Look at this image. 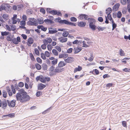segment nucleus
Instances as JSON below:
<instances>
[{
    "mask_svg": "<svg viewBox=\"0 0 130 130\" xmlns=\"http://www.w3.org/2000/svg\"><path fill=\"white\" fill-rule=\"evenodd\" d=\"M62 23H64V24L68 25L73 26H76V24L74 23L69 22L68 21L66 20H62Z\"/></svg>",
    "mask_w": 130,
    "mask_h": 130,
    "instance_id": "5",
    "label": "nucleus"
},
{
    "mask_svg": "<svg viewBox=\"0 0 130 130\" xmlns=\"http://www.w3.org/2000/svg\"><path fill=\"white\" fill-rule=\"evenodd\" d=\"M20 24L21 25L25 26L26 25V22L25 21H21L20 22Z\"/></svg>",
    "mask_w": 130,
    "mask_h": 130,
    "instance_id": "44",
    "label": "nucleus"
},
{
    "mask_svg": "<svg viewBox=\"0 0 130 130\" xmlns=\"http://www.w3.org/2000/svg\"><path fill=\"white\" fill-rule=\"evenodd\" d=\"M46 39L47 41V43H50L52 41V40L50 38H46Z\"/></svg>",
    "mask_w": 130,
    "mask_h": 130,
    "instance_id": "52",
    "label": "nucleus"
},
{
    "mask_svg": "<svg viewBox=\"0 0 130 130\" xmlns=\"http://www.w3.org/2000/svg\"><path fill=\"white\" fill-rule=\"evenodd\" d=\"M46 45L45 44H43L41 46V47L42 49L43 50L45 49L46 47Z\"/></svg>",
    "mask_w": 130,
    "mask_h": 130,
    "instance_id": "59",
    "label": "nucleus"
},
{
    "mask_svg": "<svg viewBox=\"0 0 130 130\" xmlns=\"http://www.w3.org/2000/svg\"><path fill=\"white\" fill-rule=\"evenodd\" d=\"M50 12H51V14L53 15H57L58 16H61L62 15V14L59 10L57 11L55 10H51Z\"/></svg>",
    "mask_w": 130,
    "mask_h": 130,
    "instance_id": "4",
    "label": "nucleus"
},
{
    "mask_svg": "<svg viewBox=\"0 0 130 130\" xmlns=\"http://www.w3.org/2000/svg\"><path fill=\"white\" fill-rule=\"evenodd\" d=\"M122 14L121 12L120 11H119L117 14V18H120L122 16Z\"/></svg>",
    "mask_w": 130,
    "mask_h": 130,
    "instance_id": "35",
    "label": "nucleus"
},
{
    "mask_svg": "<svg viewBox=\"0 0 130 130\" xmlns=\"http://www.w3.org/2000/svg\"><path fill=\"white\" fill-rule=\"evenodd\" d=\"M34 51L36 54L37 55H39V52L38 50L36 48H35L34 49Z\"/></svg>",
    "mask_w": 130,
    "mask_h": 130,
    "instance_id": "46",
    "label": "nucleus"
},
{
    "mask_svg": "<svg viewBox=\"0 0 130 130\" xmlns=\"http://www.w3.org/2000/svg\"><path fill=\"white\" fill-rule=\"evenodd\" d=\"M40 11L44 14H45V10L43 8H41L40 9Z\"/></svg>",
    "mask_w": 130,
    "mask_h": 130,
    "instance_id": "48",
    "label": "nucleus"
},
{
    "mask_svg": "<svg viewBox=\"0 0 130 130\" xmlns=\"http://www.w3.org/2000/svg\"><path fill=\"white\" fill-rule=\"evenodd\" d=\"M88 22L89 23V25L94 24L95 22V20L94 19L92 18H89L87 19Z\"/></svg>",
    "mask_w": 130,
    "mask_h": 130,
    "instance_id": "8",
    "label": "nucleus"
},
{
    "mask_svg": "<svg viewBox=\"0 0 130 130\" xmlns=\"http://www.w3.org/2000/svg\"><path fill=\"white\" fill-rule=\"evenodd\" d=\"M29 25L31 26H37L38 24L37 22V20L34 18H29Z\"/></svg>",
    "mask_w": 130,
    "mask_h": 130,
    "instance_id": "2",
    "label": "nucleus"
},
{
    "mask_svg": "<svg viewBox=\"0 0 130 130\" xmlns=\"http://www.w3.org/2000/svg\"><path fill=\"white\" fill-rule=\"evenodd\" d=\"M30 56L31 60L33 61H34L35 60V58L34 55L31 53L30 54Z\"/></svg>",
    "mask_w": 130,
    "mask_h": 130,
    "instance_id": "47",
    "label": "nucleus"
},
{
    "mask_svg": "<svg viewBox=\"0 0 130 130\" xmlns=\"http://www.w3.org/2000/svg\"><path fill=\"white\" fill-rule=\"evenodd\" d=\"M86 25V22L83 21L78 22L77 23V25L78 26L82 27H85Z\"/></svg>",
    "mask_w": 130,
    "mask_h": 130,
    "instance_id": "12",
    "label": "nucleus"
},
{
    "mask_svg": "<svg viewBox=\"0 0 130 130\" xmlns=\"http://www.w3.org/2000/svg\"><path fill=\"white\" fill-rule=\"evenodd\" d=\"M66 64V63H64L63 61H60L58 64V67L59 68L65 66Z\"/></svg>",
    "mask_w": 130,
    "mask_h": 130,
    "instance_id": "18",
    "label": "nucleus"
},
{
    "mask_svg": "<svg viewBox=\"0 0 130 130\" xmlns=\"http://www.w3.org/2000/svg\"><path fill=\"white\" fill-rule=\"evenodd\" d=\"M45 55L47 57H49L50 56V53L47 51H46L45 52Z\"/></svg>",
    "mask_w": 130,
    "mask_h": 130,
    "instance_id": "51",
    "label": "nucleus"
},
{
    "mask_svg": "<svg viewBox=\"0 0 130 130\" xmlns=\"http://www.w3.org/2000/svg\"><path fill=\"white\" fill-rule=\"evenodd\" d=\"M58 60L57 59H55L54 60L52 61V63L53 65H55L57 62Z\"/></svg>",
    "mask_w": 130,
    "mask_h": 130,
    "instance_id": "29",
    "label": "nucleus"
},
{
    "mask_svg": "<svg viewBox=\"0 0 130 130\" xmlns=\"http://www.w3.org/2000/svg\"><path fill=\"white\" fill-rule=\"evenodd\" d=\"M55 67L53 66H51L49 68V71L50 72H53L54 70Z\"/></svg>",
    "mask_w": 130,
    "mask_h": 130,
    "instance_id": "50",
    "label": "nucleus"
},
{
    "mask_svg": "<svg viewBox=\"0 0 130 130\" xmlns=\"http://www.w3.org/2000/svg\"><path fill=\"white\" fill-rule=\"evenodd\" d=\"M24 86V84L22 82H20L19 84V86L20 87H22Z\"/></svg>",
    "mask_w": 130,
    "mask_h": 130,
    "instance_id": "57",
    "label": "nucleus"
},
{
    "mask_svg": "<svg viewBox=\"0 0 130 130\" xmlns=\"http://www.w3.org/2000/svg\"><path fill=\"white\" fill-rule=\"evenodd\" d=\"M44 22L47 24H48L49 23H50L51 24H52L54 23V22L53 21L48 19H45L44 20Z\"/></svg>",
    "mask_w": 130,
    "mask_h": 130,
    "instance_id": "16",
    "label": "nucleus"
},
{
    "mask_svg": "<svg viewBox=\"0 0 130 130\" xmlns=\"http://www.w3.org/2000/svg\"><path fill=\"white\" fill-rule=\"evenodd\" d=\"M120 54L121 56H124L125 55L124 52L121 49H120Z\"/></svg>",
    "mask_w": 130,
    "mask_h": 130,
    "instance_id": "31",
    "label": "nucleus"
},
{
    "mask_svg": "<svg viewBox=\"0 0 130 130\" xmlns=\"http://www.w3.org/2000/svg\"><path fill=\"white\" fill-rule=\"evenodd\" d=\"M106 13L107 14V13L110 12V14L111 12H112V9L111 8L109 7L106 10Z\"/></svg>",
    "mask_w": 130,
    "mask_h": 130,
    "instance_id": "37",
    "label": "nucleus"
},
{
    "mask_svg": "<svg viewBox=\"0 0 130 130\" xmlns=\"http://www.w3.org/2000/svg\"><path fill=\"white\" fill-rule=\"evenodd\" d=\"M79 42V41H78L77 40H75L73 42V44H77Z\"/></svg>",
    "mask_w": 130,
    "mask_h": 130,
    "instance_id": "62",
    "label": "nucleus"
},
{
    "mask_svg": "<svg viewBox=\"0 0 130 130\" xmlns=\"http://www.w3.org/2000/svg\"><path fill=\"white\" fill-rule=\"evenodd\" d=\"M55 48L57 49L59 52H60L61 51V48L58 46H56L55 47Z\"/></svg>",
    "mask_w": 130,
    "mask_h": 130,
    "instance_id": "42",
    "label": "nucleus"
},
{
    "mask_svg": "<svg viewBox=\"0 0 130 130\" xmlns=\"http://www.w3.org/2000/svg\"><path fill=\"white\" fill-rule=\"evenodd\" d=\"M7 101L6 100H4V101L2 102V104L3 107H6L7 105Z\"/></svg>",
    "mask_w": 130,
    "mask_h": 130,
    "instance_id": "28",
    "label": "nucleus"
},
{
    "mask_svg": "<svg viewBox=\"0 0 130 130\" xmlns=\"http://www.w3.org/2000/svg\"><path fill=\"white\" fill-rule=\"evenodd\" d=\"M121 2L123 5H124L126 4V0H121Z\"/></svg>",
    "mask_w": 130,
    "mask_h": 130,
    "instance_id": "60",
    "label": "nucleus"
},
{
    "mask_svg": "<svg viewBox=\"0 0 130 130\" xmlns=\"http://www.w3.org/2000/svg\"><path fill=\"white\" fill-rule=\"evenodd\" d=\"M2 17L3 18L6 20H7L8 19V16L7 14H4L3 15Z\"/></svg>",
    "mask_w": 130,
    "mask_h": 130,
    "instance_id": "39",
    "label": "nucleus"
},
{
    "mask_svg": "<svg viewBox=\"0 0 130 130\" xmlns=\"http://www.w3.org/2000/svg\"><path fill=\"white\" fill-rule=\"evenodd\" d=\"M122 125L123 127H127V123L126 122V121H123L122 122Z\"/></svg>",
    "mask_w": 130,
    "mask_h": 130,
    "instance_id": "36",
    "label": "nucleus"
},
{
    "mask_svg": "<svg viewBox=\"0 0 130 130\" xmlns=\"http://www.w3.org/2000/svg\"><path fill=\"white\" fill-rule=\"evenodd\" d=\"M42 94V92L40 91H38L37 92L36 94V96L37 97H39Z\"/></svg>",
    "mask_w": 130,
    "mask_h": 130,
    "instance_id": "38",
    "label": "nucleus"
},
{
    "mask_svg": "<svg viewBox=\"0 0 130 130\" xmlns=\"http://www.w3.org/2000/svg\"><path fill=\"white\" fill-rule=\"evenodd\" d=\"M89 27L93 31H95L96 30V26L94 24L89 25Z\"/></svg>",
    "mask_w": 130,
    "mask_h": 130,
    "instance_id": "19",
    "label": "nucleus"
},
{
    "mask_svg": "<svg viewBox=\"0 0 130 130\" xmlns=\"http://www.w3.org/2000/svg\"><path fill=\"white\" fill-rule=\"evenodd\" d=\"M41 29V30L44 31H45L47 29V28L46 27H44L43 26V27H42Z\"/></svg>",
    "mask_w": 130,
    "mask_h": 130,
    "instance_id": "63",
    "label": "nucleus"
},
{
    "mask_svg": "<svg viewBox=\"0 0 130 130\" xmlns=\"http://www.w3.org/2000/svg\"><path fill=\"white\" fill-rule=\"evenodd\" d=\"M7 93L4 90L3 92V95L4 97L6 98L7 97Z\"/></svg>",
    "mask_w": 130,
    "mask_h": 130,
    "instance_id": "41",
    "label": "nucleus"
},
{
    "mask_svg": "<svg viewBox=\"0 0 130 130\" xmlns=\"http://www.w3.org/2000/svg\"><path fill=\"white\" fill-rule=\"evenodd\" d=\"M88 16L85 14H80L78 17V18L81 20L84 19L85 20H87L88 19Z\"/></svg>",
    "mask_w": 130,
    "mask_h": 130,
    "instance_id": "7",
    "label": "nucleus"
},
{
    "mask_svg": "<svg viewBox=\"0 0 130 130\" xmlns=\"http://www.w3.org/2000/svg\"><path fill=\"white\" fill-rule=\"evenodd\" d=\"M82 69V68L81 67L79 66H78V68H76L75 69L74 72V73H75L77 71H80Z\"/></svg>",
    "mask_w": 130,
    "mask_h": 130,
    "instance_id": "21",
    "label": "nucleus"
},
{
    "mask_svg": "<svg viewBox=\"0 0 130 130\" xmlns=\"http://www.w3.org/2000/svg\"><path fill=\"white\" fill-rule=\"evenodd\" d=\"M42 67V69L44 70H46L47 69V66L45 63H44L43 64Z\"/></svg>",
    "mask_w": 130,
    "mask_h": 130,
    "instance_id": "24",
    "label": "nucleus"
},
{
    "mask_svg": "<svg viewBox=\"0 0 130 130\" xmlns=\"http://www.w3.org/2000/svg\"><path fill=\"white\" fill-rule=\"evenodd\" d=\"M98 20L100 22H102L103 21V19L102 17H100L98 18Z\"/></svg>",
    "mask_w": 130,
    "mask_h": 130,
    "instance_id": "56",
    "label": "nucleus"
},
{
    "mask_svg": "<svg viewBox=\"0 0 130 130\" xmlns=\"http://www.w3.org/2000/svg\"><path fill=\"white\" fill-rule=\"evenodd\" d=\"M22 18L24 21H26L27 17L25 15H23L22 16Z\"/></svg>",
    "mask_w": 130,
    "mask_h": 130,
    "instance_id": "64",
    "label": "nucleus"
},
{
    "mask_svg": "<svg viewBox=\"0 0 130 130\" xmlns=\"http://www.w3.org/2000/svg\"><path fill=\"white\" fill-rule=\"evenodd\" d=\"M38 90H41L46 87V85L42 83H40L38 84Z\"/></svg>",
    "mask_w": 130,
    "mask_h": 130,
    "instance_id": "10",
    "label": "nucleus"
},
{
    "mask_svg": "<svg viewBox=\"0 0 130 130\" xmlns=\"http://www.w3.org/2000/svg\"><path fill=\"white\" fill-rule=\"evenodd\" d=\"M83 47H89V46L88 45H86V44L85 42V41H83Z\"/></svg>",
    "mask_w": 130,
    "mask_h": 130,
    "instance_id": "58",
    "label": "nucleus"
},
{
    "mask_svg": "<svg viewBox=\"0 0 130 130\" xmlns=\"http://www.w3.org/2000/svg\"><path fill=\"white\" fill-rule=\"evenodd\" d=\"M73 49L72 48H69L67 50V53H71Z\"/></svg>",
    "mask_w": 130,
    "mask_h": 130,
    "instance_id": "53",
    "label": "nucleus"
},
{
    "mask_svg": "<svg viewBox=\"0 0 130 130\" xmlns=\"http://www.w3.org/2000/svg\"><path fill=\"white\" fill-rule=\"evenodd\" d=\"M120 6V5L119 3H117L112 8V10L113 11H115L118 10Z\"/></svg>",
    "mask_w": 130,
    "mask_h": 130,
    "instance_id": "13",
    "label": "nucleus"
},
{
    "mask_svg": "<svg viewBox=\"0 0 130 130\" xmlns=\"http://www.w3.org/2000/svg\"><path fill=\"white\" fill-rule=\"evenodd\" d=\"M40 81L42 83H45L46 82V80L45 78L43 76H41Z\"/></svg>",
    "mask_w": 130,
    "mask_h": 130,
    "instance_id": "27",
    "label": "nucleus"
},
{
    "mask_svg": "<svg viewBox=\"0 0 130 130\" xmlns=\"http://www.w3.org/2000/svg\"><path fill=\"white\" fill-rule=\"evenodd\" d=\"M58 67H56L54 72L56 73H60L63 71V68H59Z\"/></svg>",
    "mask_w": 130,
    "mask_h": 130,
    "instance_id": "15",
    "label": "nucleus"
},
{
    "mask_svg": "<svg viewBox=\"0 0 130 130\" xmlns=\"http://www.w3.org/2000/svg\"><path fill=\"white\" fill-rule=\"evenodd\" d=\"M47 48L49 51H51L52 49V47L50 44H48L47 45Z\"/></svg>",
    "mask_w": 130,
    "mask_h": 130,
    "instance_id": "49",
    "label": "nucleus"
},
{
    "mask_svg": "<svg viewBox=\"0 0 130 130\" xmlns=\"http://www.w3.org/2000/svg\"><path fill=\"white\" fill-rule=\"evenodd\" d=\"M9 32H8L5 31L1 32V34L2 36H6L8 35Z\"/></svg>",
    "mask_w": 130,
    "mask_h": 130,
    "instance_id": "26",
    "label": "nucleus"
},
{
    "mask_svg": "<svg viewBox=\"0 0 130 130\" xmlns=\"http://www.w3.org/2000/svg\"><path fill=\"white\" fill-rule=\"evenodd\" d=\"M22 7V5H18L17 6H13V9L14 10H16L17 9V8H19V9H18L19 10H20L21 9V8Z\"/></svg>",
    "mask_w": 130,
    "mask_h": 130,
    "instance_id": "17",
    "label": "nucleus"
},
{
    "mask_svg": "<svg viewBox=\"0 0 130 130\" xmlns=\"http://www.w3.org/2000/svg\"><path fill=\"white\" fill-rule=\"evenodd\" d=\"M43 19L41 18L40 19H38L37 20V23H38L40 24H43L44 23V21L43 20Z\"/></svg>",
    "mask_w": 130,
    "mask_h": 130,
    "instance_id": "22",
    "label": "nucleus"
},
{
    "mask_svg": "<svg viewBox=\"0 0 130 130\" xmlns=\"http://www.w3.org/2000/svg\"><path fill=\"white\" fill-rule=\"evenodd\" d=\"M82 48L81 47H77L74 48V53L76 54L82 50Z\"/></svg>",
    "mask_w": 130,
    "mask_h": 130,
    "instance_id": "14",
    "label": "nucleus"
},
{
    "mask_svg": "<svg viewBox=\"0 0 130 130\" xmlns=\"http://www.w3.org/2000/svg\"><path fill=\"white\" fill-rule=\"evenodd\" d=\"M124 38L125 39H129V40H130V35H129L128 36L125 35Z\"/></svg>",
    "mask_w": 130,
    "mask_h": 130,
    "instance_id": "55",
    "label": "nucleus"
},
{
    "mask_svg": "<svg viewBox=\"0 0 130 130\" xmlns=\"http://www.w3.org/2000/svg\"><path fill=\"white\" fill-rule=\"evenodd\" d=\"M19 92L16 95L17 100L21 103H24L30 99V97L23 89L18 90Z\"/></svg>",
    "mask_w": 130,
    "mask_h": 130,
    "instance_id": "1",
    "label": "nucleus"
},
{
    "mask_svg": "<svg viewBox=\"0 0 130 130\" xmlns=\"http://www.w3.org/2000/svg\"><path fill=\"white\" fill-rule=\"evenodd\" d=\"M52 52L54 55L56 56H58V53L55 49H53L52 50Z\"/></svg>",
    "mask_w": 130,
    "mask_h": 130,
    "instance_id": "25",
    "label": "nucleus"
},
{
    "mask_svg": "<svg viewBox=\"0 0 130 130\" xmlns=\"http://www.w3.org/2000/svg\"><path fill=\"white\" fill-rule=\"evenodd\" d=\"M48 33L50 34H55L57 31L56 28H53L52 27L49 28Z\"/></svg>",
    "mask_w": 130,
    "mask_h": 130,
    "instance_id": "6",
    "label": "nucleus"
},
{
    "mask_svg": "<svg viewBox=\"0 0 130 130\" xmlns=\"http://www.w3.org/2000/svg\"><path fill=\"white\" fill-rule=\"evenodd\" d=\"M57 20V22H59V23L62 24H64L63 23H62V20H61V18L60 17H58L57 18H56L55 19L54 21L55 22Z\"/></svg>",
    "mask_w": 130,
    "mask_h": 130,
    "instance_id": "20",
    "label": "nucleus"
},
{
    "mask_svg": "<svg viewBox=\"0 0 130 130\" xmlns=\"http://www.w3.org/2000/svg\"><path fill=\"white\" fill-rule=\"evenodd\" d=\"M21 36L23 38L24 40H26L27 38V36L26 35L22 34L21 35Z\"/></svg>",
    "mask_w": 130,
    "mask_h": 130,
    "instance_id": "61",
    "label": "nucleus"
},
{
    "mask_svg": "<svg viewBox=\"0 0 130 130\" xmlns=\"http://www.w3.org/2000/svg\"><path fill=\"white\" fill-rule=\"evenodd\" d=\"M7 102L8 106L10 107H14L15 106L16 101L15 100H13L10 102L9 100H7Z\"/></svg>",
    "mask_w": 130,
    "mask_h": 130,
    "instance_id": "3",
    "label": "nucleus"
},
{
    "mask_svg": "<svg viewBox=\"0 0 130 130\" xmlns=\"http://www.w3.org/2000/svg\"><path fill=\"white\" fill-rule=\"evenodd\" d=\"M35 67L38 70H40L41 69V66L39 63H36L35 64Z\"/></svg>",
    "mask_w": 130,
    "mask_h": 130,
    "instance_id": "23",
    "label": "nucleus"
},
{
    "mask_svg": "<svg viewBox=\"0 0 130 130\" xmlns=\"http://www.w3.org/2000/svg\"><path fill=\"white\" fill-rule=\"evenodd\" d=\"M37 62L40 63H42V60L39 57H37L36 59Z\"/></svg>",
    "mask_w": 130,
    "mask_h": 130,
    "instance_id": "45",
    "label": "nucleus"
},
{
    "mask_svg": "<svg viewBox=\"0 0 130 130\" xmlns=\"http://www.w3.org/2000/svg\"><path fill=\"white\" fill-rule=\"evenodd\" d=\"M1 8L2 10H5L6 8V4H3L1 5Z\"/></svg>",
    "mask_w": 130,
    "mask_h": 130,
    "instance_id": "30",
    "label": "nucleus"
},
{
    "mask_svg": "<svg viewBox=\"0 0 130 130\" xmlns=\"http://www.w3.org/2000/svg\"><path fill=\"white\" fill-rule=\"evenodd\" d=\"M111 22L112 23V27L116 28L117 26L116 24L115 23L113 20Z\"/></svg>",
    "mask_w": 130,
    "mask_h": 130,
    "instance_id": "54",
    "label": "nucleus"
},
{
    "mask_svg": "<svg viewBox=\"0 0 130 130\" xmlns=\"http://www.w3.org/2000/svg\"><path fill=\"white\" fill-rule=\"evenodd\" d=\"M70 20L71 22H76L77 21L76 18L74 17H71Z\"/></svg>",
    "mask_w": 130,
    "mask_h": 130,
    "instance_id": "32",
    "label": "nucleus"
},
{
    "mask_svg": "<svg viewBox=\"0 0 130 130\" xmlns=\"http://www.w3.org/2000/svg\"><path fill=\"white\" fill-rule=\"evenodd\" d=\"M34 42L33 39L31 37L29 38L28 39L27 44L29 46H31V44H32Z\"/></svg>",
    "mask_w": 130,
    "mask_h": 130,
    "instance_id": "11",
    "label": "nucleus"
},
{
    "mask_svg": "<svg viewBox=\"0 0 130 130\" xmlns=\"http://www.w3.org/2000/svg\"><path fill=\"white\" fill-rule=\"evenodd\" d=\"M69 34V32L67 31L64 32L62 34V36L64 37H67Z\"/></svg>",
    "mask_w": 130,
    "mask_h": 130,
    "instance_id": "34",
    "label": "nucleus"
},
{
    "mask_svg": "<svg viewBox=\"0 0 130 130\" xmlns=\"http://www.w3.org/2000/svg\"><path fill=\"white\" fill-rule=\"evenodd\" d=\"M12 42L16 44H17L18 43L17 40L15 38H14L12 39Z\"/></svg>",
    "mask_w": 130,
    "mask_h": 130,
    "instance_id": "43",
    "label": "nucleus"
},
{
    "mask_svg": "<svg viewBox=\"0 0 130 130\" xmlns=\"http://www.w3.org/2000/svg\"><path fill=\"white\" fill-rule=\"evenodd\" d=\"M74 58L72 57H69L67 59H64V61L68 63H71L74 61Z\"/></svg>",
    "mask_w": 130,
    "mask_h": 130,
    "instance_id": "9",
    "label": "nucleus"
},
{
    "mask_svg": "<svg viewBox=\"0 0 130 130\" xmlns=\"http://www.w3.org/2000/svg\"><path fill=\"white\" fill-rule=\"evenodd\" d=\"M67 40V38H63L61 39L60 40V41L62 42L63 43L64 42H66Z\"/></svg>",
    "mask_w": 130,
    "mask_h": 130,
    "instance_id": "40",
    "label": "nucleus"
},
{
    "mask_svg": "<svg viewBox=\"0 0 130 130\" xmlns=\"http://www.w3.org/2000/svg\"><path fill=\"white\" fill-rule=\"evenodd\" d=\"M41 58L44 60H45L46 59V57L45 56V55L43 53L41 54Z\"/></svg>",
    "mask_w": 130,
    "mask_h": 130,
    "instance_id": "33",
    "label": "nucleus"
}]
</instances>
